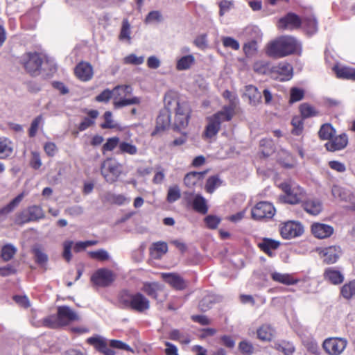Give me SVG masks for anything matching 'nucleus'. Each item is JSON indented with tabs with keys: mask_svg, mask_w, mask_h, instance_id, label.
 <instances>
[{
	"mask_svg": "<svg viewBox=\"0 0 355 355\" xmlns=\"http://www.w3.org/2000/svg\"><path fill=\"white\" fill-rule=\"evenodd\" d=\"M175 125L177 128L181 129L185 128L188 124L189 109L185 104L175 110Z\"/></svg>",
	"mask_w": 355,
	"mask_h": 355,
	"instance_id": "18",
	"label": "nucleus"
},
{
	"mask_svg": "<svg viewBox=\"0 0 355 355\" xmlns=\"http://www.w3.org/2000/svg\"><path fill=\"white\" fill-rule=\"evenodd\" d=\"M87 342L104 355H115V352L108 347L107 339L101 336L96 335L89 337L87 339Z\"/></svg>",
	"mask_w": 355,
	"mask_h": 355,
	"instance_id": "11",
	"label": "nucleus"
},
{
	"mask_svg": "<svg viewBox=\"0 0 355 355\" xmlns=\"http://www.w3.org/2000/svg\"><path fill=\"white\" fill-rule=\"evenodd\" d=\"M122 173V165L111 159L104 161L101 165V174L109 183L114 182Z\"/></svg>",
	"mask_w": 355,
	"mask_h": 355,
	"instance_id": "5",
	"label": "nucleus"
},
{
	"mask_svg": "<svg viewBox=\"0 0 355 355\" xmlns=\"http://www.w3.org/2000/svg\"><path fill=\"white\" fill-rule=\"evenodd\" d=\"M304 209L309 214L316 216L322 209V204L319 200L309 199L303 203Z\"/></svg>",
	"mask_w": 355,
	"mask_h": 355,
	"instance_id": "23",
	"label": "nucleus"
},
{
	"mask_svg": "<svg viewBox=\"0 0 355 355\" xmlns=\"http://www.w3.org/2000/svg\"><path fill=\"white\" fill-rule=\"evenodd\" d=\"M205 222L209 229H216L220 222V218L213 215H209L205 218Z\"/></svg>",
	"mask_w": 355,
	"mask_h": 355,
	"instance_id": "63",
	"label": "nucleus"
},
{
	"mask_svg": "<svg viewBox=\"0 0 355 355\" xmlns=\"http://www.w3.org/2000/svg\"><path fill=\"white\" fill-rule=\"evenodd\" d=\"M205 174V172H191L187 173L184 178V184L188 187H193L197 185L201 181Z\"/></svg>",
	"mask_w": 355,
	"mask_h": 355,
	"instance_id": "33",
	"label": "nucleus"
},
{
	"mask_svg": "<svg viewBox=\"0 0 355 355\" xmlns=\"http://www.w3.org/2000/svg\"><path fill=\"white\" fill-rule=\"evenodd\" d=\"M181 197L180 189L178 185L170 187L168 190L166 200L168 202L173 203Z\"/></svg>",
	"mask_w": 355,
	"mask_h": 355,
	"instance_id": "48",
	"label": "nucleus"
},
{
	"mask_svg": "<svg viewBox=\"0 0 355 355\" xmlns=\"http://www.w3.org/2000/svg\"><path fill=\"white\" fill-rule=\"evenodd\" d=\"M58 318L62 324H67L70 322L80 320L77 313L67 306H62L58 308Z\"/></svg>",
	"mask_w": 355,
	"mask_h": 355,
	"instance_id": "12",
	"label": "nucleus"
},
{
	"mask_svg": "<svg viewBox=\"0 0 355 355\" xmlns=\"http://www.w3.org/2000/svg\"><path fill=\"white\" fill-rule=\"evenodd\" d=\"M27 210L32 221H36L44 218V212L40 206L33 205L28 207Z\"/></svg>",
	"mask_w": 355,
	"mask_h": 355,
	"instance_id": "46",
	"label": "nucleus"
},
{
	"mask_svg": "<svg viewBox=\"0 0 355 355\" xmlns=\"http://www.w3.org/2000/svg\"><path fill=\"white\" fill-rule=\"evenodd\" d=\"M137 152V147L132 143L121 141L119 144V153L135 155Z\"/></svg>",
	"mask_w": 355,
	"mask_h": 355,
	"instance_id": "44",
	"label": "nucleus"
},
{
	"mask_svg": "<svg viewBox=\"0 0 355 355\" xmlns=\"http://www.w3.org/2000/svg\"><path fill=\"white\" fill-rule=\"evenodd\" d=\"M12 144L8 139H0V159L8 157L12 154Z\"/></svg>",
	"mask_w": 355,
	"mask_h": 355,
	"instance_id": "40",
	"label": "nucleus"
},
{
	"mask_svg": "<svg viewBox=\"0 0 355 355\" xmlns=\"http://www.w3.org/2000/svg\"><path fill=\"white\" fill-rule=\"evenodd\" d=\"M223 96L229 101V105L224 106L220 112L228 113L230 114V116L233 117L234 110L238 103V98L228 90L225 91Z\"/></svg>",
	"mask_w": 355,
	"mask_h": 355,
	"instance_id": "22",
	"label": "nucleus"
},
{
	"mask_svg": "<svg viewBox=\"0 0 355 355\" xmlns=\"http://www.w3.org/2000/svg\"><path fill=\"white\" fill-rule=\"evenodd\" d=\"M73 245V242L72 241H65L63 243L62 257L67 262H69L72 257L71 250Z\"/></svg>",
	"mask_w": 355,
	"mask_h": 355,
	"instance_id": "59",
	"label": "nucleus"
},
{
	"mask_svg": "<svg viewBox=\"0 0 355 355\" xmlns=\"http://www.w3.org/2000/svg\"><path fill=\"white\" fill-rule=\"evenodd\" d=\"M257 337L263 341H270L275 336V329L270 324H263L257 331Z\"/></svg>",
	"mask_w": 355,
	"mask_h": 355,
	"instance_id": "27",
	"label": "nucleus"
},
{
	"mask_svg": "<svg viewBox=\"0 0 355 355\" xmlns=\"http://www.w3.org/2000/svg\"><path fill=\"white\" fill-rule=\"evenodd\" d=\"M279 231L283 238L289 239L300 236L304 232V228L299 223L288 221L280 227Z\"/></svg>",
	"mask_w": 355,
	"mask_h": 355,
	"instance_id": "9",
	"label": "nucleus"
},
{
	"mask_svg": "<svg viewBox=\"0 0 355 355\" xmlns=\"http://www.w3.org/2000/svg\"><path fill=\"white\" fill-rule=\"evenodd\" d=\"M271 73L275 79L286 81L293 76V67L287 62H280L278 65L271 68Z\"/></svg>",
	"mask_w": 355,
	"mask_h": 355,
	"instance_id": "10",
	"label": "nucleus"
},
{
	"mask_svg": "<svg viewBox=\"0 0 355 355\" xmlns=\"http://www.w3.org/2000/svg\"><path fill=\"white\" fill-rule=\"evenodd\" d=\"M132 92V88L131 86L126 85H118L112 90L113 101H114L115 98L120 99L123 97H126L130 95Z\"/></svg>",
	"mask_w": 355,
	"mask_h": 355,
	"instance_id": "35",
	"label": "nucleus"
},
{
	"mask_svg": "<svg viewBox=\"0 0 355 355\" xmlns=\"http://www.w3.org/2000/svg\"><path fill=\"white\" fill-rule=\"evenodd\" d=\"M171 114L167 110H162L157 118L156 129L164 130L170 125Z\"/></svg>",
	"mask_w": 355,
	"mask_h": 355,
	"instance_id": "34",
	"label": "nucleus"
},
{
	"mask_svg": "<svg viewBox=\"0 0 355 355\" xmlns=\"http://www.w3.org/2000/svg\"><path fill=\"white\" fill-rule=\"evenodd\" d=\"M347 341L342 338H329L324 340L322 347L329 355H340L345 350Z\"/></svg>",
	"mask_w": 355,
	"mask_h": 355,
	"instance_id": "7",
	"label": "nucleus"
},
{
	"mask_svg": "<svg viewBox=\"0 0 355 355\" xmlns=\"http://www.w3.org/2000/svg\"><path fill=\"white\" fill-rule=\"evenodd\" d=\"M43 60V58L37 53H27L20 58V62L26 71L32 76L40 73Z\"/></svg>",
	"mask_w": 355,
	"mask_h": 355,
	"instance_id": "3",
	"label": "nucleus"
},
{
	"mask_svg": "<svg viewBox=\"0 0 355 355\" xmlns=\"http://www.w3.org/2000/svg\"><path fill=\"white\" fill-rule=\"evenodd\" d=\"M87 114L91 119L86 117L83 119L78 126V129L80 131H83L93 125L94 123V119L98 116V112L94 110H89Z\"/></svg>",
	"mask_w": 355,
	"mask_h": 355,
	"instance_id": "43",
	"label": "nucleus"
},
{
	"mask_svg": "<svg viewBox=\"0 0 355 355\" xmlns=\"http://www.w3.org/2000/svg\"><path fill=\"white\" fill-rule=\"evenodd\" d=\"M279 187L285 193L283 198L287 203L297 204L304 196L303 189L295 183L283 182Z\"/></svg>",
	"mask_w": 355,
	"mask_h": 355,
	"instance_id": "4",
	"label": "nucleus"
},
{
	"mask_svg": "<svg viewBox=\"0 0 355 355\" xmlns=\"http://www.w3.org/2000/svg\"><path fill=\"white\" fill-rule=\"evenodd\" d=\"M232 118L230 114L223 113L220 111L208 117L204 136L209 139L215 137L220 129L221 123L230 121Z\"/></svg>",
	"mask_w": 355,
	"mask_h": 355,
	"instance_id": "2",
	"label": "nucleus"
},
{
	"mask_svg": "<svg viewBox=\"0 0 355 355\" xmlns=\"http://www.w3.org/2000/svg\"><path fill=\"white\" fill-rule=\"evenodd\" d=\"M105 200L112 204H115L117 205H125L130 202V199L125 197L124 195L114 194L112 193H107L105 195Z\"/></svg>",
	"mask_w": 355,
	"mask_h": 355,
	"instance_id": "37",
	"label": "nucleus"
},
{
	"mask_svg": "<svg viewBox=\"0 0 355 355\" xmlns=\"http://www.w3.org/2000/svg\"><path fill=\"white\" fill-rule=\"evenodd\" d=\"M35 261L40 266H44L49 259L48 255L38 245H35L33 248Z\"/></svg>",
	"mask_w": 355,
	"mask_h": 355,
	"instance_id": "45",
	"label": "nucleus"
},
{
	"mask_svg": "<svg viewBox=\"0 0 355 355\" xmlns=\"http://www.w3.org/2000/svg\"><path fill=\"white\" fill-rule=\"evenodd\" d=\"M340 254V248L336 245L323 248L320 252V255L323 259V261L327 264H332L336 262Z\"/></svg>",
	"mask_w": 355,
	"mask_h": 355,
	"instance_id": "13",
	"label": "nucleus"
},
{
	"mask_svg": "<svg viewBox=\"0 0 355 355\" xmlns=\"http://www.w3.org/2000/svg\"><path fill=\"white\" fill-rule=\"evenodd\" d=\"M162 279L176 290H183L187 283L183 278L176 273H162Z\"/></svg>",
	"mask_w": 355,
	"mask_h": 355,
	"instance_id": "17",
	"label": "nucleus"
},
{
	"mask_svg": "<svg viewBox=\"0 0 355 355\" xmlns=\"http://www.w3.org/2000/svg\"><path fill=\"white\" fill-rule=\"evenodd\" d=\"M299 44L291 36H282L268 44L266 54L273 58H282L293 53Z\"/></svg>",
	"mask_w": 355,
	"mask_h": 355,
	"instance_id": "1",
	"label": "nucleus"
},
{
	"mask_svg": "<svg viewBox=\"0 0 355 355\" xmlns=\"http://www.w3.org/2000/svg\"><path fill=\"white\" fill-rule=\"evenodd\" d=\"M313 234L318 239H324L330 236L334 232V228L327 224L313 223L311 226Z\"/></svg>",
	"mask_w": 355,
	"mask_h": 355,
	"instance_id": "19",
	"label": "nucleus"
},
{
	"mask_svg": "<svg viewBox=\"0 0 355 355\" xmlns=\"http://www.w3.org/2000/svg\"><path fill=\"white\" fill-rule=\"evenodd\" d=\"M75 74L80 80L88 81L93 77V67L89 62H81L76 67Z\"/></svg>",
	"mask_w": 355,
	"mask_h": 355,
	"instance_id": "14",
	"label": "nucleus"
},
{
	"mask_svg": "<svg viewBox=\"0 0 355 355\" xmlns=\"http://www.w3.org/2000/svg\"><path fill=\"white\" fill-rule=\"evenodd\" d=\"M279 243L271 239H264L263 242L259 243V247L261 250L270 257L273 255V250L277 249Z\"/></svg>",
	"mask_w": 355,
	"mask_h": 355,
	"instance_id": "38",
	"label": "nucleus"
},
{
	"mask_svg": "<svg viewBox=\"0 0 355 355\" xmlns=\"http://www.w3.org/2000/svg\"><path fill=\"white\" fill-rule=\"evenodd\" d=\"M130 304L132 309L139 312L148 310L150 308L149 300L139 293L130 296Z\"/></svg>",
	"mask_w": 355,
	"mask_h": 355,
	"instance_id": "15",
	"label": "nucleus"
},
{
	"mask_svg": "<svg viewBox=\"0 0 355 355\" xmlns=\"http://www.w3.org/2000/svg\"><path fill=\"white\" fill-rule=\"evenodd\" d=\"M115 279L113 272L107 268H100L97 270L92 276V283L101 287L110 286Z\"/></svg>",
	"mask_w": 355,
	"mask_h": 355,
	"instance_id": "8",
	"label": "nucleus"
},
{
	"mask_svg": "<svg viewBox=\"0 0 355 355\" xmlns=\"http://www.w3.org/2000/svg\"><path fill=\"white\" fill-rule=\"evenodd\" d=\"M244 94L249 98V103L252 105H257L261 102V92L258 91V89L256 87L252 85L245 86V92Z\"/></svg>",
	"mask_w": 355,
	"mask_h": 355,
	"instance_id": "25",
	"label": "nucleus"
},
{
	"mask_svg": "<svg viewBox=\"0 0 355 355\" xmlns=\"http://www.w3.org/2000/svg\"><path fill=\"white\" fill-rule=\"evenodd\" d=\"M193 207L195 210L203 214H206L208 211L206 200L198 194L193 198Z\"/></svg>",
	"mask_w": 355,
	"mask_h": 355,
	"instance_id": "41",
	"label": "nucleus"
},
{
	"mask_svg": "<svg viewBox=\"0 0 355 355\" xmlns=\"http://www.w3.org/2000/svg\"><path fill=\"white\" fill-rule=\"evenodd\" d=\"M105 122L101 125L102 128H114L116 127V124L112 119V114L110 111H107L104 114Z\"/></svg>",
	"mask_w": 355,
	"mask_h": 355,
	"instance_id": "60",
	"label": "nucleus"
},
{
	"mask_svg": "<svg viewBox=\"0 0 355 355\" xmlns=\"http://www.w3.org/2000/svg\"><path fill=\"white\" fill-rule=\"evenodd\" d=\"M342 296L345 299H350L355 295V280L344 284L340 290Z\"/></svg>",
	"mask_w": 355,
	"mask_h": 355,
	"instance_id": "47",
	"label": "nucleus"
},
{
	"mask_svg": "<svg viewBox=\"0 0 355 355\" xmlns=\"http://www.w3.org/2000/svg\"><path fill=\"white\" fill-rule=\"evenodd\" d=\"M142 291L148 296L157 300L158 294L164 291V286L157 282L145 283Z\"/></svg>",
	"mask_w": 355,
	"mask_h": 355,
	"instance_id": "24",
	"label": "nucleus"
},
{
	"mask_svg": "<svg viewBox=\"0 0 355 355\" xmlns=\"http://www.w3.org/2000/svg\"><path fill=\"white\" fill-rule=\"evenodd\" d=\"M347 137L345 134L332 137V139L326 143L325 147L329 151H336L344 148L347 144Z\"/></svg>",
	"mask_w": 355,
	"mask_h": 355,
	"instance_id": "20",
	"label": "nucleus"
},
{
	"mask_svg": "<svg viewBox=\"0 0 355 355\" xmlns=\"http://www.w3.org/2000/svg\"><path fill=\"white\" fill-rule=\"evenodd\" d=\"M121 141H120L119 137H114L109 138L105 144L103 146V151H112L116 146L119 148V144Z\"/></svg>",
	"mask_w": 355,
	"mask_h": 355,
	"instance_id": "55",
	"label": "nucleus"
},
{
	"mask_svg": "<svg viewBox=\"0 0 355 355\" xmlns=\"http://www.w3.org/2000/svg\"><path fill=\"white\" fill-rule=\"evenodd\" d=\"M17 252V248L12 244H7L2 248L1 257L4 261L10 260Z\"/></svg>",
	"mask_w": 355,
	"mask_h": 355,
	"instance_id": "51",
	"label": "nucleus"
},
{
	"mask_svg": "<svg viewBox=\"0 0 355 355\" xmlns=\"http://www.w3.org/2000/svg\"><path fill=\"white\" fill-rule=\"evenodd\" d=\"M64 213L72 217L79 216L84 213V208L80 205H73L65 209Z\"/></svg>",
	"mask_w": 355,
	"mask_h": 355,
	"instance_id": "58",
	"label": "nucleus"
},
{
	"mask_svg": "<svg viewBox=\"0 0 355 355\" xmlns=\"http://www.w3.org/2000/svg\"><path fill=\"white\" fill-rule=\"evenodd\" d=\"M168 251V245L165 242H157L150 248L151 256L156 259H160Z\"/></svg>",
	"mask_w": 355,
	"mask_h": 355,
	"instance_id": "32",
	"label": "nucleus"
},
{
	"mask_svg": "<svg viewBox=\"0 0 355 355\" xmlns=\"http://www.w3.org/2000/svg\"><path fill=\"white\" fill-rule=\"evenodd\" d=\"M140 102V98L137 96H134L130 98L123 97L120 99L115 98V100L113 101V105L115 109H120L128 105L139 104Z\"/></svg>",
	"mask_w": 355,
	"mask_h": 355,
	"instance_id": "36",
	"label": "nucleus"
},
{
	"mask_svg": "<svg viewBox=\"0 0 355 355\" xmlns=\"http://www.w3.org/2000/svg\"><path fill=\"white\" fill-rule=\"evenodd\" d=\"M163 17L160 11L153 10L150 12L145 18L144 23L146 24L159 23L162 21Z\"/></svg>",
	"mask_w": 355,
	"mask_h": 355,
	"instance_id": "52",
	"label": "nucleus"
},
{
	"mask_svg": "<svg viewBox=\"0 0 355 355\" xmlns=\"http://www.w3.org/2000/svg\"><path fill=\"white\" fill-rule=\"evenodd\" d=\"M184 104H180L177 98L171 94H167L165 95L164 97V105L165 107L164 110H167L169 113L171 114V112L172 110H177L178 109V107H182Z\"/></svg>",
	"mask_w": 355,
	"mask_h": 355,
	"instance_id": "39",
	"label": "nucleus"
},
{
	"mask_svg": "<svg viewBox=\"0 0 355 355\" xmlns=\"http://www.w3.org/2000/svg\"><path fill=\"white\" fill-rule=\"evenodd\" d=\"M243 51L247 56L253 55L257 51V43L252 40L243 46Z\"/></svg>",
	"mask_w": 355,
	"mask_h": 355,
	"instance_id": "61",
	"label": "nucleus"
},
{
	"mask_svg": "<svg viewBox=\"0 0 355 355\" xmlns=\"http://www.w3.org/2000/svg\"><path fill=\"white\" fill-rule=\"evenodd\" d=\"M271 278L275 282L286 285H293L298 282V280L294 279L291 275L278 272H272Z\"/></svg>",
	"mask_w": 355,
	"mask_h": 355,
	"instance_id": "30",
	"label": "nucleus"
},
{
	"mask_svg": "<svg viewBox=\"0 0 355 355\" xmlns=\"http://www.w3.org/2000/svg\"><path fill=\"white\" fill-rule=\"evenodd\" d=\"M254 71L260 74H266L271 71V68L268 62L265 60H258L253 65Z\"/></svg>",
	"mask_w": 355,
	"mask_h": 355,
	"instance_id": "49",
	"label": "nucleus"
},
{
	"mask_svg": "<svg viewBox=\"0 0 355 355\" xmlns=\"http://www.w3.org/2000/svg\"><path fill=\"white\" fill-rule=\"evenodd\" d=\"M24 197V193H21L15 197L8 205L0 209V222L2 221L6 216L12 212L20 203Z\"/></svg>",
	"mask_w": 355,
	"mask_h": 355,
	"instance_id": "26",
	"label": "nucleus"
},
{
	"mask_svg": "<svg viewBox=\"0 0 355 355\" xmlns=\"http://www.w3.org/2000/svg\"><path fill=\"white\" fill-rule=\"evenodd\" d=\"M291 123L293 126L292 133L295 135H300L303 130V122L298 116L293 118Z\"/></svg>",
	"mask_w": 355,
	"mask_h": 355,
	"instance_id": "56",
	"label": "nucleus"
},
{
	"mask_svg": "<svg viewBox=\"0 0 355 355\" xmlns=\"http://www.w3.org/2000/svg\"><path fill=\"white\" fill-rule=\"evenodd\" d=\"M88 254L91 258L101 261H105L110 259L109 252L104 249H100L96 251H90L88 252Z\"/></svg>",
	"mask_w": 355,
	"mask_h": 355,
	"instance_id": "50",
	"label": "nucleus"
},
{
	"mask_svg": "<svg viewBox=\"0 0 355 355\" xmlns=\"http://www.w3.org/2000/svg\"><path fill=\"white\" fill-rule=\"evenodd\" d=\"M277 349L284 352L286 355H292L295 351L294 346L290 343H283L282 344H279L277 346Z\"/></svg>",
	"mask_w": 355,
	"mask_h": 355,
	"instance_id": "64",
	"label": "nucleus"
},
{
	"mask_svg": "<svg viewBox=\"0 0 355 355\" xmlns=\"http://www.w3.org/2000/svg\"><path fill=\"white\" fill-rule=\"evenodd\" d=\"M324 279L332 284L338 285L344 281V275L335 268L329 267L324 272Z\"/></svg>",
	"mask_w": 355,
	"mask_h": 355,
	"instance_id": "21",
	"label": "nucleus"
},
{
	"mask_svg": "<svg viewBox=\"0 0 355 355\" xmlns=\"http://www.w3.org/2000/svg\"><path fill=\"white\" fill-rule=\"evenodd\" d=\"M30 165L34 169H39L42 165V162L40 157V153L37 151H32L31 152V157L30 159Z\"/></svg>",
	"mask_w": 355,
	"mask_h": 355,
	"instance_id": "57",
	"label": "nucleus"
},
{
	"mask_svg": "<svg viewBox=\"0 0 355 355\" xmlns=\"http://www.w3.org/2000/svg\"><path fill=\"white\" fill-rule=\"evenodd\" d=\"M334 134L335 130L329 123L323 124L318 132L320 138L323 140H331Z\"/></svg>",
	"mask_w": 355,
	"mask_h": 355,
	"instance_id": "42",
	"label": "nucleus"
},
{
	"mask_svg": "<svg viewBox=\"0 0 355 355\" xmlns=\"http://www.w3.org/2000/svg\"><path fill=\"white\" fill-rule=\"evenodd\" d=\"M43 122V117L42 115L37 116L31 123L30 129H29V136L31 137H33L35 136L39 125Z\"/></svg>",
	"mask_w": 355,
	"mask_h": 355,
	"instance_id": "62",
	"label": "nucleus"
},
{
	"mask_svg": "<svg viewBox=\"0 0 355 355\" xmlns=\"http://www.w3.org/2000/svg\"><path fill=\"white\" fill-rule=\"evenodd\" d=\"M300 112L304 118H309L314 116L317 114V112L310 105L307 103H303L300 107Z\"/></svg>",
	"mask_w": 355,
	"mask_h": 355,
	"instance_id": "54",
	"label": "nucleus"
},
{
	"mask_svg": "<svg viewBox=\"0 0 355 355\" xmlns=\"http://www.w3.org/2000/svg\"><path fill=\"white\" fill-rule=\"evenodd\" d=\"M195 63V58L193 55H184L177 60L176 69L178 71L189 69Z\"/></svg>",
	"mask_w": 355,
	"mask_h": 355,
	"instance_id": "29",
	"label": "nucleus"
},
{
	"mask_svg": "<svg viewBox=\"0 0 355 355\" xmlns=\"http://www.w3.org/2000/svg\"><path fill=\"white\" fill-rule=\"evenodd\" d=\"M301 24V20L295 14L289 13L285 17L279 19L278 28L280 29L292 30L298 28Z\"/></svg>",
	"mask_w": 355,
	"mask_h": 355,
	"instance_id": "16",
	"label": "nucleus"
},
{
	"mask_svg": "<svg viewBox=\"0 0 355 355\" xmlns=\"http://www.w3.org/2000/svg\"><path fill=\"white\" fill-rule=\"evenodd\" d=\"M276 212L273 205L269 202L261 201L252 208V218L256 220H268L272 218Z\"/></svg>",
	"mask_w": 355,
	"mask_h": 355,
	"instance_id": "6",
	"label": "nucleus"
},
{
	"mask_svg": "<svg viewBox=\"0 0 355 355\" xmlns=\"http://www.w3.org/2000/svg\"><path fill=\"white\" fill-rule=\"evenodd\" d=\"M334 71L339 78L355 80V69L347 67H334Z\"/></svg>",
	"mask_w": 355,
	"mask_h": 355,
	"instance_id": "28",
	"label": "nucleus"
},
{
	"mask_svg": "<svg viewBox=\"0 0 355 355\" xmlns=\"http://www.w3.org/2000/svg\"><path fill=\"white\" fill-rule=\"evenodd\" d=\"M352 192L349 190L342 188L338 185H334L331 189V194L332 196L337 199H339L341 201L347 202V200H350Z\"/></svg>",
	"mask_w": 355,
	"mask_h": 355,
	"instance_id": "31",
	"label": "nucleus"
},
{
	"mask_svg": "<svg viewBox=\"0 0 355 355\" xmlns=\"http://www.w3.org/2000/svg\"><path fill=\"white\" fill-rule=\"evenodd\" d=\"M221 184V181L217 176H212L208 178L206 184V190L211 193Z\"/></svg>",
	"mask_w": 355,
	"mask_h": 355,
	"instance_id": "53",
	"label": "nucleus"
}]
</instances>
